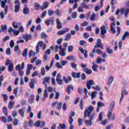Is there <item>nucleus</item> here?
I'll list each match as a JSON object with an SVG mask.
<instances>
[{
  "instance_id": "nucleus-62",
  "label": "nucleus",
  "mask_w": 129,
  "mask_h": 129,
  "mask_svg": "<svg viewBox=\"0 0 129 129\" xmlns=\"http://www.w3.org/2000/svg\"><path fill=\"white\" fill-rule=\"evenodd\" d=\"M7 28L8 26L7 25H2L1 26L2 31H5V30H7Z\"/></svg>"
},
{
  "instance_id": "nucleus-30",
  "label": "nucleus",
  "mask_w": 129,
  "mask_h": 129,
  "mask_svg": "<svg viewBox=\"0 0 129 129\" xmlns=\"http://www.w3.org/2000/svg\"><path fill=\"white\" fill-rule=\"evenodd\" d=\"M58 48H59V49H60V50H63L64 48H63L62 47V45H56L55 47V53H58V52L59 51L58 50Z\"/></svg>"
},
{
  "instance_id": "nucleus-2",
  "label": "nucleus",
  "mask_w": 129,
  "mask_h": 129,
  "mask_svg": "<svg viewBox=\"0 0 129 129\" xmlns=\"http://www.w3.org/2000/svg\"><path fill=\"white\" fill-rule=\"evenodd\" d=\"M114 102H112L110 105V109L108 112L107 116L109 118V120H111V114H112V111L115 105Z\"/></svg>"
},
{
  "instance_id": "nucleus-40",
  "label": "nucleus",
  "mask_w": 129,
  "mask_h": 129,
  "mask_svg": "<svg viewBox=\"0 0 129 129\" xmlns=\"http://www.w3.org/2000/svg\"><path fill=\"white\" fill-rule=\"evenodd\" d=\"M54 14H55L56 16H58V17H60V16H61V13L60 12V10H59V9H56L54 12Z\"/></svg>"
},
{
  "instance_id": "nucleus-22",
  "label": "nucleus",
  "mask_w": 129,
  "mask_h": 129,
  "mask_svg": "<svg viewBox=\"0 0 129 129\" xmlns=\"http://www.w3.org/2000/svg\"><path fill=\"white\" fill-rule=\"evenodd\" d=\"M65 51H66V48H63V49L60 50L59 51V55L64 57L66 56V53H65Z\"/></svg>"
},
{
  "instance_id": "nucleus-23",
  "label": "nucleus",
  "mask_w": 129,
  "mask_h": 129,
  "mask_svg": "<svg viewBox=\"0 0 129 129\" xmlns=\"http://www.w3.org/2000/svg\"><path fill=\"white\" fill-rule=\"evenodd\" d=\"M126 37H129V32L127 31L125 32L122 36V41H124Z\"/></svg>"
},
{
  "instance_id": "nucleus-45",
  "label": "nucleus",
  "mask_w": 129,
  "mask_h": 129,
  "mask_svg": "<svg viewBox=\"0 0 129 129\" xmlns=\"http://www.w3.org/2000/svg\"><path fill=\"white\" fill-rule=\"evenodd\" d=\"M85 122H86V124H87L88 126H90L92 124V121H91V120H86Z\"/></svg>"
},
{
  "instance_id": "nucleus-14",
  "label": "nucleus",
  "mask_w": 129,
  "mask_h": 129,
  "mask_svg": "<svg viewBox=\"0 0 129 129\" xmlns=\"http://www.w3.org/2000/svg\"><path fill=\"white\" fill-rule=\"evenodd\" d=\"M56 21L57 24V29H62L63 28V25L62 23H61V21H60V20L59 19H57Z\"/></svg>"
},
{
  "instance_id": "nucleus-36",
  "label": "nucleus",
  "mask_w": 129,
  "mask_h": 129,
  "mask_svg": "<svg viewBox=\"0 0 129 129\" xmlns=\"http://www.w3.org/2000/svg\"><path fill=\"white\" fill-rule=\"evenodd\" d=\"M96 53L98 54L99 55H103V51H102V50L99 49H97L95 50Z\"/></svg>"
},
{
  "instance_id": "nucleus-11",
  "label": "nucleus",
  "mask_w": 129,
  "mask_h": 129,
  "mask_svg": "<svg viewBox=\"0 0 129 129\" xmlns=\"http://www.w3.org/2000/svg\"><path fill=\"white\" fill-rule=\"evenodd\" d=\"M29 13H30V10L28 8V5H26L23 9V14H24V15H28Z\"/></svg>"
},
{
  "instance_id": "nucleus-63",
  "label": "nucleus",
  "mask_w": 129,
  "mask_h": 129,
  "mask_svg": "<svg viewBox=\"0 0 129 129\" xmlns=\"http://www.w3.org/2000/svg\"><path fill=\"white\" fill-rule=\"evenodd\" d=\"M12 115L13 117H16L18 115V112L16 111H13L12 112Z\"/></svg>"
},
{
  "instance_id": "nucleus-31",
  "label": "nucleus",
  "mask_w": 129,
  "mask_h": 129,
  "mask_svg": "<svg viewBox=\"0 0 129 129\" xmlns=\"http://www.w3.org/2000/svg\"><path fill=\"white\" fill-rule=\"evenodd\" d=\"M113 81V78L112 76H110L109 77V81L108 82V85H110V84H111V83H112Z\"/></svg>"
},
{
  "instance_id": "nucleus-56",
  "label": "nucleus",
  "mask_w": 129,
  "mask_h": 129,
  "mask_svg": "<svg viewBox=\"0 0 129 129\" xmlns=\"http://www.w3.org/2000/svg\"><path fill=\"white\" fill-rule=\"evenodd\" d=\"M56 82L58 83V84H59V85H63V81L61 80L60 79L58 80H56Z\"/></svg>"
},
{
  "instance_id": "nucleus-41",
  "label": "nucleus",
  "mask_w": 129,
  "mask_h": 129,
  "mask_svg": "<svg viewBox=\"0 0 129 129\" xmlns=\"http://www.w3.org/2000/svg\"><path fill=\"white\" fill-rule=\"evenodd\" d=\"M71 17L73 19H76L77 18V13L75 12H73L71 14Z\"/></svg>"
},
{
  "instance_id": "nucleus-46",
  "label": "nucleus",
  "mask_w": 129,
  "mask_h": 129,
  "mask_svg": "<svg viewBox=\"0 0 129 129\" xmlns=\"http://www.w3.org/2000/svg\"><path fill=\"white\" fill-rule=\"evenodd\" d=\"M67 59L70 61L71 60H75V56L74 55L69 56L67 57Z\"/></svg>"
},
{
  "instance_id": "nucleus-15",
  "label": "nucleus",
  "mask_w": 129,
  "mask_h": 129,
  "mask_svg": "<svg viewBox=\"0 0 129 129\" xmlns=\"http://www.w3.org/2000/svg\"><path fill=\"white\" fill-rule=\"evenodd\" d=\"M95 49L97 48H100V49H103V44L101 42L97 43L94 46Z\"/></svg>"
},
{
  "instance_id": "nucleus-59",
  "label": "nucleus",
  "mask_w": 129,
  "mask_h": 129,
  "mask_svg": "<svg viewBox=\"0 0 129 129\" xmlns=\"http://www.w3.org/2000/svg\"><path fill=\"white\" fill-rule=\"evenodd\" d=\"M99 118L100 119V121H102L103 120V116H102V112H100L99 115Z\"/></svg>"
},
{
  "instance_id": "nucleus-48",
  "label": "nucleus",
  "mask_w": 129,
  "mask_h": 129,
  "mask_svg": "<svg viewBox=\"0 0 129 129\" xmlns=\"http://www.w3.org/2000/svg\"><path fill=\"white\" fill-rule=\"evenodd\" d=\"M12 64H13V62H12V61H11L10 59H7V60L5 62L6 66H8V65H11Z\"/></svg>"
},
{
  "instance_id": "nucleus-50",
  "label": "nucleus",
  "mask_w": 129,
  "mask_h": 129,
  "mask_svg": "<svg viewBox=\"0 0 129 129\" xmlns=\"http://www.w3.org/2000/svg\"><path fill=\"white\" fill-rule=\"evenodd\" d=\"M83 121H84V119H83L81 118H79L78 124H79V126H80V125H81L82 124V122H83Z\"/></svg>"
},
{
  "instance_id": "nucleus-53",
  "label": "nucleus",
  "mask_w": 129,
  "mask_h": 129,
  "mask_svg": "<svg viewBox=\"0 0 129 129\" xmlns=\"http://www.w3.org/2000/svg\"><path fill=\"white\" fill-rule=\"evenodd\" d=\"M69 52H72L73 51V49H74V47L72 45H70L68 47Z\"/></svg>"
},
{
  "instance_id": "nucleus-27",
  "label": "nucleus",
  "mask_w": 129,
  "mask_h": 129,
  "mask_svg": "<svg viewBox=\"0 0 129 129\" xmlns=\"http://www.w3.org/2000/svg\"><path fill=\"white\" fill-rule=\"evenodd\" d=\"M84 71L86 73V74H91V73H92V71L88 69V68H84Z\"/></svg>"
},
{
  "instance_id": "nucleus-52",
  "label": "nucleus",
  "mask_w": 129,
  "mask_h": 129,
  "mask_svg": "<svg viewBox=\"0 0 129 129\" xmlns=\"http://www.w3.org/2000/svg\"><path fill=\"white\" fill-rule=\"evenodd\" d=\"M47 14H48V16H53L54 15V11L48 10L47 11Z\"/></svg>"
},
{
  "instance_id": "nucleus-35",
  "label": "nucleus",
  "mask_w": 129,
  "mask_h": 129,
  "mask_svg": "<svg viewBox=\"0 0 129 129\" xmlns=\"http://www.w3.org/2000/svg\"><path fill=\"white\" fill-rule=\"evenodd\" d=\"M97 105L98 107H103V106H104V103L101 101H98L97 103Z\"/></svg>"
},
{
  "instance_id": "nucleus-1",
  "label": "nucleus",
  "mask_w": 129,
  "mask_h": 129,
  "mask_svg": "<svg viewBox=\"0 0 129 129\" xmlns=\"http://www.w3.org/2000/svg\"><path fill=\"white\" fill-rule=\"evenodd\" d=\"M94 109V108H93V107H92V106H90V107L86 109L84 112L85 117H87V116H89L90 120L92 121V120L94 118V116L95 115V114H93L90 115V112H91V111H93Z\"/></svg>"
},
{
  "instance_id": "nucleus-55",
  "label": "nucleus",
  "mask_w": 129,
  "mask_h": 129,
  "mask_svg": "<svg viewBox=\"0 0 129 129\" xmlns=\"http://www.w3.org/2000/svg\"><path fill=\"white\" fill-rule=\"evenodd\" d=\"M23 56L27 57L28 56V48H26L23 52Z\"/></svg>"
},
{
  "instance_id": "nucleus-26",
  "label": "nucleus",
  "mask_w": 129,
  "mask_h": 129,
  "mask_svg": "<svg viewBox=\"0 0 129 129\" xmlns=\"http://www.w3.org/2000/svg\"><path fill=\"white\" fill-rule=\"evenodd\" d=\"M40 70V75H42V76H44V75L46 74V72L45 71V68L44 67H41Z\"/></svg>"
},
{
  "instance_id": "nucleus-20",
  "label": "nucleus",
  "mask_w": 129,
  "mask_h": 129,
  "mask_svg": "<svg viewBox=\"0 0 129 129\" xmlns=\"http://www.w3.org/2000/svg\"><path fill=\"white\" fill-rule=\"evenodd\" d=\"M49 7V3L48 2H45L43 3L42 6H41V10H45V9H47V8Z\"/></svg>"
},
{
  "instance_id": "nucleus-18",
  "label": "nucleus",
  "mask_w": 129,
  "mask_h": 129,
  "mask_svg": "<svg viewBox=\"0 0 129 129\" xmlns=\"http://www.w3.org/2000/svg\"><path fill=\"white\" fill-rule=\"evenodd\" d=\"M23 39H24V40H25V42H26V43H27L28 41H29V40H30L31 39V35L26 34V35H24Z\"/></svg>"
},
{
  "instance_id": "nucleus-47",
  "label": "nucleus",
  "mask_w": 129,
  "mask_h": 129,
  "mask_svg": "<svg viewBox=\"0 0 129 129\" xmlns=\"http://www.w3.org/2000/svg\"><path fill=\"white\" fill-rule=\"evenodd\" d=\"M62 104H63V103H62V102H59L57 104V105L56 106V108L57 109H58V110H60L61 109V107L62 106Z\"/></svg>"
},
{
  "instance_id": "nucleus-44",
  "label": "nucleus",
  "mask_w": 129,
  "mask_h": 129,
  "mask_svg": "<svg viewBox=\"0 0 129 129\" xmlns=\"http://www.w3.org/2000/svg\"><path fill=\"white\" fill-rule=\"evenodd\" d=\"M41 37L42 39H47V38L48 37V36L47 35V34H46V33H42L41 34Z\"/></svg>"
},
{
  "instance_id": "nucleus-58",
  "label": "nucleus",
  "mask_w": 129,
  "mask_h": 129,
  "mask_svg": "<svg viewBox=\"0 0 129 129\" xmlns=\"http://www.w3.org/2000/svg\"><path fill=\"white\" fill-rule=\"evenodd\" d=\"M6 54L7 55H11L12 53L11 52V48L10 47L8 48L6 50Z\"/></svg>"
},
{
  "instance_id": "nucleus-28",
  "label": "nucleus",
  "mask_w": 129,
  "mask_h": 129,
  "mask_svg": "<svg viewBox=\"0 0 129 129\" xmlns=\"http://www.w3.org/2000/svg\"><path fill=\"white\" fill-rule=\"evenodd\" d=\"M15 105V102L11 101L8 104V107L10 109H12L14 107V105Z\"/></svg>"
},
{
  "instance_id": "nucleus-39",
  "label": "nucleus",
  "mask_w": 129,
  "mask_h": 129,
  "mask_svg": "<svg viewBox=\"0 0 129 129\" xmlns=\"http://www.w3.org/2000/svg\"><path fill=\"white\" fill-rule=\"evenodd\" d=\"M3 110L4 114L5 115L7 116L8 115V109L7 108V107H3Z\"/></svg>"
},
{
  "instance_id": "nucleus-25",
  "label": "nucleus",
  "mask_w": 129,
  "mask_h": 129,
  "mask_svg": "<svg viewBox=\"0 0 129 129\" xmlns=\"http://www.w3.org/2000/svg\"><path fill=\"white\" fill-rule=\"evenodd\" d=\"M7 69L8 71H9V72H12V71L14 70V63H12V64L9 65Z\"/></svg>"
},
{
  "instance_id": "nucleus-19",
  "label": "nucleus",
  "mask_w": 129,
  "mask_h": 129,
  "mask_svg": "<svg viewBox=\"0 0 129 129\" xmlns=\"http://www.w3.org/2000/svg\"><path fill=\"white\" fill-rule=\"evenodd\" d=\"M101 33L106 34V26L105 25H103L101 27Z\"/></svg>"
},
{
  "instance_id": "nucleus-34",
  "label": "nucleus",
  "mask_w": 129,
  "mask_h": 129,
  "mask_svg": "<svg viewBox=\"0 0 129 129\" xmlns=\"http://www.w3.org/2000/svg\"><path fill=\"white\" fill-rule=\"evenodd\" d=\"M71 38V34L70 33H68L64 38V41H69V40H70Z\"/></svg>"
},
{
  "instance_id": "nucleus-3",
  "label": "nucleus",
  "mask_w": 129,
  "mask_h": 129,
  "mask_svg": "<svg viewBox=\"0 0 129 129\" xmlns=\"http://www.w3.org/2000/svg\"><path fill=\"white\" fill-rule=\"evenodd\" d=\"M81 7L83 9H86L87 10H90V8H93V5L91 4H89L87 5L86 3L84 2H82L81 3Z\"/></svg>"
},
{
  "instance_id": "nucleus-12",
  "label": "nucleus",
  "mask_w": 129,
  "mask_h": 129,
  "mask_svg": "<svg viewBox=\"0 0 129 129\" xmlns=\"http://www.w3.org/2000/svg\"><path fill=\"white\" fill-rule=\"evenodd\" d=\"M68 31H69V28H67L66 29L63 30H60L57 32V35H58V36H61V35L65 34V33H67Z\"/></svg>"
},
{
  "instance_id": "nucleus-8",
  "label": "nucleus",
  "mask_w": 129,
  "mask_h": 129,
  "mask_svg": "<svg viewBox=\"0 0 129 129\" xmlns=\"http://www.w3.org/2000/svg\"><path fill=\"white\" fill-rule=\"evenodd\" d=\"M70 4H73L74 3V6L73 7V10H75V9H77V7H78V4H77V2L79 0H69Z\"/></svg>"
},
{
  "instance_id": "nucleus-21",
  "label": "nucleus",
  "mask_w": 129,
  "mask_h": 129,
  "mask_svg": "<svg viewBox=\"0 0 129 129\" xmlns=\"http://www.w3.org/2000/svg\"><path fill=\"white\" fill-rule=\"evenodd\" d=\"M34 7L35 8V11H39V10H41V6L38 4V3L36 2L34 3Z\"/></svg>"
},
{
  "instance_id": "nucleus-38",
  "label": "nucleus",
  "mask_w": 129,
  "mask_h": 129,
  "mask_svg": "<svg viewBox=\"0 0 129 129\" xmlns=\"http://www.w3.org/2000/svg\"><path fill=\"white\" fill-rule=\"evenodd\" d=\"M20 11V5H15V13H18Z\"/></svg>"
},
{
  "instance_id": "nucleus-24",
  "label": "nucleus",
  "mask_w": 129,
  "mask_h": 129,
  "mask_svg": "<svg viewBox=\"0 0 129 129\" xmlns=\"http://www.w3.org/2000/svg\"><path fill=\"white\" fill-rule=\"evenodd\" d=\"M19 25H21V22H13V25L15 29L19 28Z\"/></svg>"
},
{
  "instance_id": "nucleus-5",
  "label": "nucleus",
  "mask_w": 129,
  "mask_h": 129,
  "mask_svg": "<svg viewBox=\"0 0 129 129\" xmlns=\"http://www.w3.org/2000/svg\"><path fill=\"white\" fill-rule=\"evenodd\" d=\"M95 84V83H94V81H93V80H90L87 81V87L88 89L90 90L91 89V85H94Z\"/></svg>"
},
{
  "instance_id": "nucleus-16",
  "label": "nucleus",
  "mask_w": 129,
  "mask_h": 129,
  "mask_svg": "<svg viewBox=\"0 0 129 129\" xmlns=\"http://www.w3.org/2000/svg\"><path fill=\"white\" fill-rule=\"evenodd\" d=\"M72 76L74 78H80V73L73 72L72 73Z\"/></svg>"
},
{
  "instance_id": "nucleus-60",
  "label": "nucleus",
  "mask_w": 129,
  "mask_h": 129,
  "mask_svg": "<svg viewBox=\"0 0 129 129\" xmlns=\"http://www.w3.org/2000/svg\"><path fill=\"white\" fill-rule=\"evenodd\" d=\"M97 68H98V66L97 65H94L92 67L93 71H97Z\"/></svg>"
},
{
  "instance_id": "nucleus-42",
  "label": "nucleus",
  "mask_w": 129,
  "mask_h": 129,
  "mask_svg": "<svg viewBox=\"0 0 129 129\" xmlns=\"http://www.w3.org/2000/svg\"><path fill=\"white\" fill-rule=\"evenodd\" d=\"M95 49H94L92 52L90 54V56L91 57V58H94L95 56Z\"/></svg>"
},
{
  "instance_id": "nucleus-49",
  "label": "nucleus",
  "mask_w": 129,
  "mask_h": 129,
  "mask_svg": "<svg viewBox=\"0 0 129 129\" xmlns=\"http://www.w3.org/2000/svg\"><path fill=\"white\" fill-rule=\"evenodd\" d=\"M78 13H84V10L82 7H78Z\"/></svg>"
},
{
  "instance_id": "nucleus-32",
  "label": "nucleus",
  "mask_w": 129,
  "mask_h": 129,
  "mask_svg": "<svg viewBox=\"0 0 129 129\" xmlns=\"http://www.w3.org/2000/svg\"><path fill=\"white\" fill-rule=\"evenodd\" d=\"M66 128V125L64 124H59L57 127V129H65Z\"/></svg>"
},
{
  "instance_id": "nucleus-37",
  "label": "nucleus",
  "mask_w": 129,
  "mask_h": 129,
  "mask_svg": "<svg viewBox=\"0 0 129 129\" xmlns=\"http://www.w3.org/2000/svg\"><path fill=\"white\" fill-rule=\"evenodd\" d=\"M71 67L74 68L75 70H77V64L74 62H72L71 63Z\"/></svg>"
},
{
  "instance_id": "nucleus-64",
  "label": "nucleus",
  "mask_w": 129,
  "mask_h": 129,
  "mask_svg": "<svg viewBox=\"0 0 129 129\" xmlns=\"http://www.w3.org/2000/svg\"><path fill=\"white\" fill-rule=\"evenodd\" d=\"M1 120L2 121H3L4 122H7V117H5V116H2L1 117Z\"/></svg>"
},
{
  "instance_id": "nucleus-4",
  "label": "nucleus",
  "mask_w": 129,
  "mask_h": 129,
  "mask_svg": "<svg viewBox=\"0 0 129 129\" xmlns=\"http://www.w3.org/2000/svg\"><path fill=\"white\" fill-rule=\"evenodd\" d=\"M50 80H51V78L50 77H46L43 78V81L42 82V84L45 85L46 88H47V86L50 83Z\"/></svg>"
},
{
  "instance_id": "nucleus-51",
  "label": "nucleus",
  "mask_w": 129,
  "mask_h": 129,
  "mask_svg": "<svg viewBox=\"0 0 129 129\" xmlns=\"http://www.w3.org/2000/svg\"><path fill=\"white\" fill-rule=\"evenodd\" d=\"M128 13H129V9H127L124 11V16L125 18H127L128 17Z\"/></svg>"
},
{
  "instance_id": "nucleus-9",
  "label": "nucleus",
  "mask_w": 129,
  "mask_h": 129,
  "mask_svg": "<svg viewBox=\"0 0 129 129\" xmlns=\"http://www.w3.org/2000/svg\"><path fill=\"white\" fill-rule=\"evenodd\" d=\"M43 45H44V42H43V41H39V43L37 44L36 46V54H38L40 51V49H39V46L42 47Z\"/></svg>"
},
{
  "instance_id": "nucleus-10",
  "label": "nucleus",
  "mask_w": 129,
  "mask_h": 129,
  "mask_svg": "<svg viewBox=\"0 0 129 129\" xmlns=\"http://www.w3.org/2000/svg\"><path fill=\"white\" fill-rule=\"evenodd\" d=\"M37 83V80H35L34 79H31L30 85V88H35V84Z\"/></svg>"
},
{
  "instance_id": "nucleus-33",
  "label": "nucleus",
  "mask_w": 129,
  "mask_h": 129,
  "mask_svg": "<svg viewBox=\"0 0 129 129\" xmlns=\"http://www.w3.org/2000/svg\"><path fill=\"white\" fill-rule=\"evenodd\" d=\"M106 51L107 53H108V54H112V53H113V50L110 49V47L107 48Z\"/></svg>"
},
{
  "instance_id": "nucleus-7",
  "label": "nucleus",
  "mask_w": 129,
  "mask_h": 129,
  "mask_svg": "<svg viewBox=\"0 0 129 129\" xmlns=\"http://www.w3.org/2000/svg\"><path fill=\"white\" fill-rule=\"evenodd\" d=\"M79 49L81 52V53H82V54H84V55H85V58H86V59H87V58H88V51H87V50H84V49H83V48L82 47H79Z\"/></svg>"
},
{
  "instance_id": "nucleus-43",
  "label": "nucleus",
  "mask_w": 129,
  "mask_h": 129,
  "mask_svg": "<svg viewBox=\"0 0 129 129\" xmlns=\"http://www.w3.org/2000/svg\"><path fill=\"white\" fill-rule=\"evenodd\" d=\"M97 93V92L93 91L92 93L91 98V99H94V97L96 96V94Z\"/></svg>"
},
{
  "instance_id": "nucleus-54",
  "label": "nucleus",
  "mask_w": 129,
  "mask_h": 129,
  "mask_svg": "<svg viewBox=\"0 0 129 129\" xmlns=\"http://www.w3.org/2000/svg\"><path fill=\"white\" fill-rule=\"evenodd\" d=\"M19 88L18 87L14 89V90L13 91V93L14 94H15V95H18V92L19 91Z\"/></svg>"
},
{
  "instance_id": "nucleus-29",
  "label": "nucleus",
  "mask_w": 129,
  "mask_h": 129,
  "mask_svg": "<svg viewBox=\"0 0 129 129\" xmlns=\"http://www.w3.org/2000/svg\"><path fill=\"white\" fill-rule=\"evenodd\" d=\"M90 20L91 22H94L95 21V14L94 13H93L90 17Z\"/></svg>"
},
{
  "instance_id": "nucleus-6",
  "label": "nucleus",
  "mask_w": 129,
  "mask_h": 129,
  "mask_svg": "<svg viewBox=\"0 0 129 129\" xmlns=\"http://www.w3.org/2000/svg\"><path fill=\"white\" fill-rule=\"evenodd\" d=\"M45 123H46L44 121L42 122V121L41 120H38L34 124V125H35V126H37V127L39 126H40V127H44V126H45Z\"/></svg>"
},
{
  "instance_id": "nucleus-13",
  "label": "nucleus",
  "mask_w": 129,
  "mask_h": 129,
  "mask_svg": "<svg viewBox=\"0 0 129 129\" xmlns=\"http://www.w3.org/2000/svg\"><path fill=\"white\" fill-rule=\"evenodd\" d=\"M71 89H72V90H74V86H73L72 85L68 86L67 88V92L68 93V94H70V93H71Z\"/></svg>"
},
{
  "instance_id": "nucleus-61",
  "label": "nucleus",
  "mask_w": 129,
  "mask_h": 129,
  "mask_svg": "<svg viewBox=\"0 0 129 129\" xmlns=\"http://www.w3.org/2000/svg\"><path fill=\"white\" fill-rule=\"evenodd\" d=\"M33 100H34V96H31L29 99V101L30 103H31V104H32V103H33Z\"/></svg>"
},
{
  "instance_id": "nucleus-57",
  "label": "nucleus",
  "mask_w": 129,
  "mask_h": 129,
  "mask_svg": "<svg viewBox=\"0 0 129 129\" xmlns=\"http://www.w3.org/2000/svg\"><path fill=\"white\" fill-rule=\"evenodd\" d=\"M41 63H42V60L40 59H38L35 62L36 66H39V65H41Z\"/></svg>"
},
{
  "instance_id": "nucleus-17",
  "label": "nucleus",
  "mask_w": 129,
  "mask_h": 129,
  "mask_svg": "<svg viewBox=\"0 0 129 129\" xmlns=\"http://www.w3.org/2000/svg\"><path fill=\"white\" fill-rule=\"evenodd\" d=\"M18 113L20 114L22 117H24V116H25V109H24V108H23L21 109H19L18 110Z\"/></svg>"
}]
</instances>
